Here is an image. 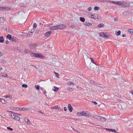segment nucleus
Segmentation results:
<instances>
[{
	"label": "nucleus",
	"mask_w": 133,
	"mask_h": 133,
	"mask_svg": "<svg viewBox=\"0 0 133 133\" xmlns=\"http://www.w3.org/2000/svg\"><path fill=\"white\" fill-rule=\"evenodd\" d=\"M119 5H120L122 7H127L129 6V3L124 1H119Z\"/></svg>",
	"instance_id": "1"
},
{
	"label": "nucleus",
	"mask_w": 133,
	"mask_h": 133,
	"mask_svg": "<svg viewBox=\"0 0 133 133\" xmlns=\"http://www.w3.org/2000/svg\"><path fill=\"white\" fill-rule=\"evenodd\" d=\"M31 55L32 56L36 57L42 58V56L41 55L38 54L32 53Z\"/></svg>",
	"instance_id": "2"
},
{
	"label": "nucleus",
	"mask_w": 133,
	"mask_h": 133,
	"mask_svg": "<svg viewBox=\"0 0 133 133\" xmlns=\"http://www.w3.org/2000/svg\"><path fill=\"white\" fill-rule=\"evenodd\" d=\"M9 8L6 7H1L0 6V10H9Z\"/></svg>",
	"instance_id": "3"
},
{
	"label": "nucleus",
	"mask_w": 133,
	"mask_h": 133,
	"mask_svg": "<svg viewBox=\"0 0 133 133\" xmlns=\"http://www.w3.org/2000/svg\"><path fill=\"white\" fill-rule=\"evenodd\" d=\"M58 29V25L49 27V29L51 30H56Z\"/></svg>",
	"instance_id": "4"
},
{
	"label": "nucleus",
	"mask_w": 133,
	"mask_h": 133,
	"mask_svg": "<svg viewBox=\"0 0 133 133\" xmlns=\"http://www.w3.org/2000/svg\"><path fill=\"white\" fill-rule=\"evenodd\" d=\"M109 1L110 3H111L113 4H116L118 5H119V1Z\"/></svg>",
	"instance_id": "5"
},
{
	"label": "nucleus",
	"mask_w": 133,
	"mask_h": 133,
	"mask_svg": "<svg viewBox=\"0 0 133 133\" xmlns=\"http://www.w3.org/2000/svg\"><path fill=\"white\" fill-rule=\"evenodd\" d=\"M104 129L106 130L107 131H108L110 132H114L115 133L116 132V130L114 129H109L106 128H105Z\"/></svg>",
	"instance_id": "6"
},
{
	"label": "nucleus",
	"mask_w": 133,
	"mask_h": 133,
	"mask_svg": "<svg viewBox=\"0 0 133 133\" xmlns=\"http://www.w3.org/2000/svg\"><path fill=\"white\" fill-rule=\"evenodd\" d=\"M99 36L101 37H107V35L105 34L104 32H101L99 33Z\"/></svg>",
	"instance_id": "7"
},
{
	"label": "nucleus",
	"mask_w": 133,
	"mask_h": 133,
	"mask_svg": "<svg viewBox=\"0 0 133 133\" xmlns=\"http://www.w3.org/2000/svg\"><path fill=\"white\" fill-rule=\"evenodd\" d=\"M24 121L27 123V124L29 125L31 124V123L30 122V120L27 118H25L24 119Z\"/></svg>",
	"instance_id": "8"
},
{
	"label": "nucleus",
	"mask_w": 133,
	"mask_h": 133,
	"mask_svg": "<svg viewBox=\"0 0 133 133\" xmlns=\"http://www.w3.org/2000/svg\"><path fill=\"white\" fill-rule=\"evenodd\" d=\"M84 24L85 25L88 27L91 26L92 25V23H90L87 22H86L85 23H84Z\"/></svg>",
	"instance_id": "9"
},
{
	"label": "nucleus",
	"mask_w": 133,
	"mask_h": 133,
	"mask_svg": "<svg viewBox=\"0 0 133 133\" xmlns=\"http://www.w3.org/2000/svg\"><path fill=\"white\" fill-rule=\"evenodd\" d=\"M58 29H64L65 27V26L63 24H61L60 25H58Z\"/></svg>",
	"instance_id": "10"
},
{
	"label": "nucleus",
	"mask_w": 133,
	"mask_h": 133,
	"mask_svg": "<svg viewBox=\"0 0 133 133\" xmlns=\"http://www.w3.org/2000/svg\"><path fill=\"white\" fill-rule=\"evenodd\" d=\"M85 115L84 116L86 117H89L91 116V115L90 113L89 112H88L85 111Z\"/></svg>",
	"instance_id": "11"
},
{
	"label": "nucleus",
	"mask_w": 133,
	"mask_h": 133,
	"mask_svg": "<svg viewBox=\"0 0 133 133\" xmlns=\"http://www.w3.org/2000/svg\"><path fill=\"white\" fill-rule=\"evenodd\" d=\"M68 109L70 112H71L73 110L72 107L71 106V105L70 104H68Z\"/></svg>",
	"instance_id": "12"
},
{
	"label": "nucleus",
	"mask_w": 133,
	"mask_h": 133,
	"mask_svg": "<svg viewBox=\"0 0 133 133\" xmlns=\"http://www.w3.org/2000/svg\"><path fill=\"white\" fill-rule=\"evenodd\" d=\"M52 32L50 31H48V32H46L45 34V36H49L51 34V33Z\"/></svg>",
	"instance_id": "13"
},
{
	"label": "nucleus",
	"mask_w": 133,
	"mask_h": 133,
	"mask_svg": "<svg viewBox=\"0 0 133 133\" xmlns=\"http://www.w3.org/2000/svg\"><path fill=\"white\" fill-rule=\"evenodd\" d=\"M19 119L20 118L18 116L16 115V116H15V117L14 119L16 121H18L19 120Z\"/></svg>",
	"instance_id": "14"
},
{
	"label": "nucleus",
	"mask_w": 133,
	"mask_h": 133,
	"mask_svg": "<svg viewBox=\"0 0 133 133\" xmlns=\"http://www.w3.org/2000/svg\"><path fill=\"white\" fill-rule=\"evenodd\" d=\"M99 116H98L96 115H93L92 117L98 120H99Z\"/></svg>",
	"instance_id": "15"
},
{
	"label": "nucleus",
	"mask_w": 133,
	"mask_h": 133,
	"mask_svg": "<svg viewBox=\"0 0 133 133\" xmlns=\"http://www.w3.org/2000/svg\"><path fill=\"white\" fill-rule=\"evenodd\" d=\"M0 101L3 104H5L6 103V101H5L4 99L1 98Z\"/></svg>",
	"instance_id": "16"
},
{
	"label": "nucleus",
	"mask_w": 133,
	"mask_h": 133,
	"mask_svg": "<svg viewBox=\"0 0 133 133\" xmlns=\"http://www.w3.org/2000/svg\"><path fill=\"white\" fill-rule=\"evenodd\" d=\"M6 37L9 40H11L12 38L11 35L10 34L6 36Z\"/></svg>",
	"instance_id": "17"
},
{
	"label": "nucleus",
	"mask_w": 133,
	"mask_h": 133,
	"mask_svg": "<svg viewBox=\"0 0 133 133\" xmlns=\"http://www.w3.org/2000/svg\"><path fill=\"white\" fill-rule=\"evenodd\" d=\"M4 39L3 36L0 37V42L3 43L4 42Z\"/></svg>",
	"instance_id": "18"
},
{
	"label": "nucleus",
	"mask_w": 133,
	"mask_h": 133,
	"mask_svg": "<svg viewBox=\"0 0 133 133\" xmlns=\"http://www.w3.org/2000/svg\"><path fill=\"white\" fill-rule=\"evenodd\" d=\"M58 89L59 88H58L54 86V89H53V90L55 92H57Z\"/></svg>",
	"instance_id": "19"
},
{
	"label": "nucleus",
	"mask_w": 133,
	"mask_h": 133,
	"mask_svg": "<svg viewBox=\"0 0 133 133\" xmlns=\"http://www.w3.org/2000/svg\"><path fill=\"white\" fill-rule=\"evenodd\" d=\"M80 21L82 22H84L85 21V18L83 17H80Z\"/></svg>",
	"instance_id": "20"
},
{
	"label": "nucleus",
	"mask_w": 133,
	"mask_h": 133,
	"mask_svg": "<svg viewBox=\"0 0 133 133\" xmlns=\"http://www.w3.org/2000/svg\"><path fill=\"white\" fill-rule=\"evenodd\" d=\"M104 26V25L102 23L99 24L98 26V28H101L102 27H103Z\"/></svg>",
	"instance_id": "21"
},
{
	"label": "nucleus",
	"mask_w": 133,
	"mask_h": 133,
	"mask_svg": "<svg viewBox=\"0 0 133 133\" xmlns=\"http://www.w3.org/2000/svg\"><path fill=\"white\" fill-rule=\"evenodd\" d=\"M11 40L12 41H13L14 42H16L17 41L16 38L15 37H12V39H11Z\"/></svg>",
	"instance_id": "22"
},
{
	"label": "nucleus",
	"mask_w": 133,
	"mask_h": 133,
	"mask_svg": "<svg viewBox=\"0 0 133 133\" xmlns=\"http://www.w3.org/2000/svg\"><path fill=\"white\" fill-rule=\"evenodd\" d=\"M29 110V109L28 108H21L20 109V110H23V111H27Z\"/></svg>",
	"instance_id": "23"
},
{
	"label": "nucleus",
	"mask_w": 133,
	"mask_h": 133,
	"mask_svg": "<svg viewBox=\"0 0 133 133\" xmlns=\"http://www.w3.org/2000/svg\"><path fill=\"white\" fill-rule=\"evenodd\" d=\"M4 97L6 98H9L10 99H11L12 98V95H7L6 96H4Z\"/></svg>",
	"instance_id": "24"
},
{
	"label": "nucleus",
	"mask_w": 133,
	"mask_h": 133,
	"mask_svg": "<svg viewBox=\"0 0 133 133\" xmlns=\"http://www.w3.org/2000/svg\"><path fill=\"white\" fill-rule=\"evenodd\" d=\"M51 109H59V107L57 106H54L53 107H51Z\"/></svg>",
	"instance_id": "25"
},
{
	"label": "nucleus",
	"mask_w": 133,
	"mask_h": 133,
	"mask_svg": "<svg viewBox=\"0 0 133 133\" xmlns=\"http://www.w3.org/2000/svg\"><path fill=\"white\" fill-rule=\"evenodd\" d=\"M128 30L129 32L131 34L133 35V30H132L129 29H128Z\"/></svg>",
	"instance_id": "26"
},
{
	"label": "nucleus",
	"mask_w": 133,
	"mask_h": 133,
	"mask_svg": "<svg viewBox=\"0 0 133 133\" xmlns=\"http://www.w3.org/2000/svg\"><path fill=\"white\" fill-rule=\"evenodd\" d=\"M93 18L95 19H98V15H94Z\"/></svg>",
	"instance_id": "27"
},
{
	"label": "nucleus",
	"mask_w": 133,
	"mask_h": 133,
	"mask_svg": "<svg viewBox=\"0 0 133 133\" xmlns=\"http://www.w3.org/2000/svg\"><path fill=\"white\" fill-rule=\"evenodd\" d=\"M23 52L25 53H28L29 52V50L26 49H25L23 51Z\"/></svg>",
	"instance_id": "28"
},
{
	"label": "nucleus",
	"mask_w": 133,
	"mask_h": 133,
	"mask_svg": "<svg viewBox=\"0 0 133 133\" xmlns=\"http://www.w3.org/2000/svg\"><path fill=\"white\" fill-rule=\"evenodd\" d=\"M121 33V31L119 30L118 32H116V36H118Z\"/></svg>",
	"instance_id": "29"
},
{
	"label": "nucleus",
	"mask_w": 133,
	"mask_h": 133,
	"mask_svg": "<svg viewBox=\"0 0 133 133\" xmlns=\"http://www.w3.org/2000/svg\"><path fill=\"white\" fill-rule=\"evenodd\" d=\"M4 19L3 17H0V23L3 22L4 21Z\"/></svg>",
	"instance_id": "30"
},
{
	"label": "nucleus",
	"mask_w": 133,
	"mask_h": 133,
	"mask_svg": "<svg viewBox=\"0 0 133 133\" xmlns=\"http://www.w3.org/2000/svg\"><path fill=\"white\" fill-rule=\"evenodd\" d=\"M67 84L69 85H70L71 84H73V85H74V84L73 82H67Z\"/></svg>",
	"instance_id": "31"
},
{
	"label": "nucleus",
	"mask_w": 133,
	"mask_h": 133,
	"mask_svg": "<svg viewBox=\"0 0 133 133\" xmlns=\"http://www.w3.org/2000/svg\"><path fill=\"white\" fill-rule=\"evenodd\" d=\"M1 75L2 76L4 77H6L7 76V75L5 73H1Z\"/></svg>",
	"instance_id": "32"
},
{
	"label": "nucleus",
	"mask_w": 133,
	"mask_h": 133,
	"mask_svg": "<svg viewBox=\"0 0 133 133\" xmlns=\"http://www.w3.org/2000/svg\"><path fill=\"white\" fill-rule=\"evenodd\" d=\"M90 59H91V62L93 63H94V64H95V65H97L96 64V63H95L94 61V59H93L92 58H90Z\"/></svg>",
	"instance_id": "33"
},
{
	"label": "nucleus",
	"mask_w": 133,
	"mask_h": 133,
	"mask_svg": "<svg viewBox=\"0 0 133 133\" xmlns=\"http://www.w3.org/2000/svg\"><path fill=\"white\" fill-rule=\"evenodd\" d=\"M99 9V7L97 6H95L94 8V9L95 10H98Z\"/></svg>",
	"instance_id": "34"
},
{
	"label": "nucleus",
	"mask_w": 133,
	"mask_h": 133,
	"mask_svg": "<svg viewBox=\"0 0 133 133\" xmlns=\"http://www.w3.org/2000/svg\"><path fill=\"white\" fill-rule=\"evenodd\" d=\"M42 90L43 94H45L46 93L45 90L43 88H42Z\"/></svg>",
	"instance_id": "35"
},
{
	"label": "nucleus",
	"mask_w": 133,
	"mask_h": 133,
	"mask_svg": "<svg viewBox=\"0 0 133 133\" xmlns=\"http://www.w3.org/2000/svg\"><path fill=\"white\" fill-rule=\"evenodd\" d=\"M35 88L37 89L38 90H39V86L38 85H36L35 86Z\"/></svg>",
	"instance_id": "36"
},
{
	"label": "nucleus",
	"mask_w": 133,
	"mask_h": 133,
	"mask_svg": "<svg viewBox=\"0 0 133 133\" xmlns=\"http://www.w3.org/2000/svg\"><path fill=\"white\" fill-rule=\"evenodd\" d=\"M22 87L24 88H26L28 87V85L26 84H23L22 85Z\"/></svg>",
	"instance_id": "37"
},
{
	"label": "nucleus",
	"mask_w": 133,
	"mask_h": 133,
	"mask_svg": "<svg viewBox=\"0 0 133 133\" xmlns=\"http://www.w3.org/2000/svg\"><path fill=\"white\" fill-rule=\"evenodd\" d=\"M85 111H82L81 112V116H84L85 115Z\"/></svg>",
	"instance_id": "38"
},
{
	"label": "nucleus",
	"mask_w": 133,
	"mask_h": 133,
	"mask_svg": "<svg viewBox=\"0 0 133 133\" xmlns=\"http://www.w3.org/2000/svg\"><path fill=\"white\" fill-rule=\"evenodd\" d=\"M106 121V119L105 118L102 117V119L101 120V121L103 122H104Z\"/></svg>",
	"instance_id": "39"
},
{
	"label": "nucleus",
	"mask_w": 133,
	"mask_h": 133,
	"mask_svg": "<svg viewBox=\"0 0 133 133\" xmlns=\"http://www.w3.org/2000/svg\"><path fill=\"white\" fill-rule=\"evenodd\" d=\"M54 73L55 74L56 76L58 78H59L58 76L59 75V74L58 73H56L55 71L54 72Z\"/></svg>",
	"instance_id": "40"
},
{
	"label": "nucleus",
	"mask_w": 133,
	"mask_h": 133,
	"mask_svg": "<svg viewBox=\"0 0 133 133\" xmlns=\"http://www.w3.org/2000/svg\"><path fill=\"white\" fill-rule=\"evenodd\" d=\"M15 115L12 114V115H11V117L12 119H14L15 117Z\"/></svg>",
	"instance_id": "41"
},
{
	"label": "nucleus",
	"mask_w": 133,
	"mask_h": 133,
	"mask_svg": "<svg viewBox=\"0 0 133 133\" xmlns=\"http://www.w3.org/2000/svg\"><path fill=\"white\" fill-rule=\"evenodd\" d=\"M37 26V24L35 23H34L33 25V28L35 29V28Z\"/></svg>",
	"instance_id": "42"
},
{
	"label": "nucleus",
	"mask_w": 133,
	"mask_h": 133,
	"mask_svg": "<svg viewBox=\"0 0 133 133\" xmlns=\"http://www.w3.org/2000/svg\"><path fill=\"white\" fill-rule=\"evenodd\" d=\"M68 90H69L70 91H72L73 90L72 89V88H70V87H68Z\"/></svg>",
	"instance_id": "43"
},
{
	"label": "nucleus",
	"mask_w": 133,
	"mask_h": 133,
	"mask_svg": "<svg viewBox=\"0 0 133 133\" xmlns=\"http://www.w3.org/2000/svg\"><path fill=\"white\" fill-rule=\"evenodd\" d=\"M35 29H34V28H33L30 31V33H33L34 31H35Z\"/></svg>",
	"instance_id": "44"
},
{
	"label": "nucleus",
	"mask_w": 133,
	"mask_h": 133,
	"mask_svg": "<svg viewBox=\"0 0 133 133\" xmlns=\"http://www.w3.org/2000/svg\"><path fill=\"white\" fill-rule=\"evenodd\" d=\"M7 129L10 130L12 131L13 130V129L12 128L10 127H7Z\"/></svg>",
	"instance_id": "45"
},
{
	"label": "nucleus",
	"mask_w": 133,
	"mask_h": 133,
	"mask_svg": "<svg viewBox=\"0 0 133 133\" xmlns=\"http://www.w3.org/2000/svg\"><path fill=\"white\" fill-rule=\"evenodd\" d=\"M81 112H78L77 113V115L78 116H81Z\"/></svg>",
	"instance_id": "46"
},
{
	"label": "nucleus",
	"mask_w": 133,
	"mask_h": 133,
	"mask_svg": "<svg viewBox=\"0 0 133 133\" xmlns=\"http://www.w3.org/2000/svg\"><path fill=\"white\" fill-rule=\"evenodd\" d=\"M1 61L2 62L3 64H5L6 62L5 60H2Z\"/></svg>",
	"instance_id": "47"
},
{
	"label": "nucleus",
	"mask_w": 133,
	"mask_h": 133,
	"mask_svg": "<svg viewBox=\"0 0 133 133\" xmlns=\"http://www.w3.org/2000/svg\"><path fill=\"white\" fill-rule=\"evenodd\" d=\"M92 9V8L91 7H90L88 8V10L89 11H91Z\"/></svg>",
	"instance_id": "48"
},
{
	"label": "nucleus",
	"mask_w": 133,
	"mask_h": 133,
	"mask_svg": "<svg viewBox=\"0 0 133 133\" xmlns=\"http://www.w3.org/2000/svg\"><path fill=\"white\" fill-rule=\"evenodd\" d=\"M72 128L73 129V130H74V131H76V132H77L78 133L79 132V131L75 129H74L72 127Z\"/></svg>",
	"instance_id": "49"
},
{
	"label": "nucleus",
	"mask_w": 133,
	"mask_h": 133,
	"mask_svg": "<svg viewBox=\"0 0 133 133\" xmlns=\"http://www.w3.org/2000/svg\"><path fill=\"white\" fill-rule=\"evenodd\" d=\"M15 109L16 110H20L21 109H20V108L18 107H17L16 108H15Z\"/></svg>",
	"instance_id": "50"
},
{
	"label": "nucleus",
	"mask_w": 133,
	"mask_h": 133,
	"mask_svg": "<svg viewBox=\"0 0 133 133\" xmlns=\"http://www.w3.org/2000/svg\"><path fill=\"white\" fill-rule=\"evenodd\" d=\"M92 102L94 103L95 104H97V103L95 102H94V101H92Z\"/></svg>",
	"instance_id": "51"
},
{
	"label": "nucleus",
	"mask_w": 133,
	"mask_h": 133,
	"mask_svg": "<svg viewBox=\"0 0 133 133\" xmlns=\"http://www.w3.org/2000/svg\"><path fill=\"white\" fill-rule=\"evenodd\" d=\"M129 92L130 93H131L132 95H133V91L132 90L130 91Z\"/></svg>",
	"instance_id": "52"
},
{
	"label": "nucleus",
	"mask_w": 133,
	"mask_h": 133,
	"mask_svg": "<svg viewBox=\"0 0 133 133\" xmlns=\"http://www.w3.org/2000/svg\"><path fill=\"white\" fill-rule=\"evenodd\" d=\"M102 117H101V116H99V120L101 121V119H102Z\"/></svg>",
	"instance_id": "53"
},
{
	"label": "nucleus",
	"mask_w": 133,
	"mask_h": 133,
	"mask_svg": "<svg viewBox=\"0 0 133 133\" xmlns=\"http://www.w3.org/2000/svg\"><path fill=\"white\" fill-rule=\"evenodd\" d=\"M91 18H93V17L94 16V15L91 14Z\"/></svg>",
	"instance_id": "54"
},
{
	"label": "nucleus",
	"mask_w": 133,
	"mask_h": 133,
	"mask_svg": "<svg viewBox=\"0 0 133 133\" xmlns=\"http://www.w3.org/2000/svg\"><path fill=\"white\" fill-rule=\"evenodd\" d=\"M35 111V110L34 109H32V110H31L30 111H31V112H33V111Z\"/></svg>",
	"instance_id": "55"
},
{
	"label": "nucleus",
	"mask_w": 133,
	"mask_h": 133,
	"mask_svg": "<svg viewBox=\"0 0 133 133\" xmlns=\"http://www.w3.org/2000/svg\"><path fill=\"white\" fill-rule=\"evenodd\" d=\"M64 110L65 111H66L67 110V108H66V107H65L64 108Z\"/></svg>",
	"instance_id": "56"
},
{
	"label": "nucleus",
	"mask_w": 133,
	"mask_h": 133,
	"mask_svg": "<svg viewBox=\"0 0 133 133\" xmlns=\"http://www.w3.org/2000/svg\"><path fill=\"white\" fill-rule=\"evenodd\" d=\"M122 36L123 37H124L125 36H125V35L124 34H123L122 35Z\"/></svg>",
	"instance_id": "57"
},
{
	"label": "nucleus",
	"mask_w": 133,
	"mask_h": 133,
	"mask_svg": "<svg viewBox=\"0 0 133 133\" xmlns=\"http://www.w3.org/2000/svg\"><path fill=\"white\" fill-rule=\"evenodd\" d=\"M6 44H8L9 43V42L8 41H7L6 42Z\"/></svg>",
	"instance_id": "58"
},
{
	"label": "nucleus",
	"mask_w": 133,
	"mask_h": 133,
	"mask_svg": "<svg viewBox=\"0 0 133 133\" xmlns=\"http://www.w3.org/2000/svg\"><path fill=\"white\" fill-rule=\"evenodd\" d=\"M38 111L39 112H40V113H41L42 114H44L43 112H42V111Z\"/></svg>",
	"instance_id": "59"
},
{
	"label": "nucleus",
	"mask_w": 133,
	"mask_h": 133,
	"mask_svg": "<svg viewBox=\"0 0 133 133\" xmlns=\"http://www.w3.org/2000/svg\"><path fill=\"white\" fill-rule=\"evenodd\" d=\"M2 55V53L1 52H0V56H1Z\"/></svg>",
	"instance_id": "60"
},
{
	"label": "nucleus",
	"mask_w": 133,
	"mask_h": 133,
	"mask_svg": "<svg viewBox=\"0 0 133 133\" xmlns=\"http://www.w3.org/2000/svg\"><path fill=\"white\" fill-rule=\"evenodd\" d=\"M2 69V67L1 66H0V70H1Z\"/></svg>",
	"instance_id": "61"
},
{
	"label": "nucleus",
	"mask_w": 133,
	"mask_h": 133,
	"mask_svg": "<svg viewBox=\"0 0 133 133\" xmlns=\"http://www.w3.org/2000/svg\"><path fill=\"white\" fill-rule=\"evenodd\" d=\"M12 114H10L9 115L11 117V115H12Z\"/></svg>",
	"instance_id": "62"
},
{
	"label": "nucleus",
	"mask_w": 133,
	"mask_h": 133,
	"mask_svg": "<svg viewBox=\"0 0 133 133\" xmlns=\"http://www.w3.org/2000/svg\"><path fill=\"white\" fill-rule=\"evenodd\" d=\"M17 114L19 115H21V114Z\"/></svg>",
	"instance_id": "63"
},
{
	"label": "nucleus",
	"mask_w": 133,
	"mask_h": 133,
	"mask_svg": "<svg viewBox=\"0 0 133 133\" xmlns=\"http://www.w3.org/2000/svg\"><path fill=\"white\" fill-rule=\"evenodd\" d=\"M32 65V66H34L35 68H36V67H35V66L34 65Z\"/></svg>",
	"instance_id": "64"
}]
</instances>
